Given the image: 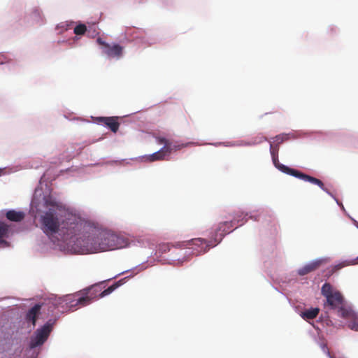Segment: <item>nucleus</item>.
Masks as SVG:
<instances>
[{
    "label": "nucleus",
    "mask_w": 358,
    "mask_h": 358,
    "mask_svg": "<svg viewBox=\"0 0 358 358\" xmlns=\"http://www.w3.org/2000/svg\"><path fill=\"white\" fill-rule=\"evenodd\" d=\"M94 123L106 127L113 133H116L119 129L120 123L118 122V117H95Z\"/></svg>",
    "instance_id": "nucleus-12"
},
{
    "label": "nucleus",
    "mask_w": 358,
    "mask_h": 358,
    "mask_svg": "<svg viewBox=\"0 0 358 358\" xmlns=\"http://www.w3.org/2000/svg\"><path fill=\"white\" fill-rule=\"evenodd\" d=\"M297 136H296V133L292 132V133H282L279 135L275 136L273 139V143H275V145H273L272 143L270 142V154L271 155V159H273V155L271 152H274L276 150L277 156L278 157V152H279V145L283 143L285 141H287L291 138H296ZM279 162V160L278 159Z\"/></svg>",
    "instance_id": "nucleus-14"
},
{
    "label": "nucleus",
    "mask_w": 358,
    "mask_h": 358,
    "mask_svg": "<svg viewBox=\"0 0 358 358\" xmlns=\"http://www.w3.org/2000/svg\"><path fill=\"white\" fill-rule=\"evenodd\" d=\"M327 324H328L329 322H331L328 318L325 320Z\"/></svg>",
    "instance_id": "nucleus-37"
},
{
    "label": "nucleus",
    "mask_w": 358,
    "mask_h": 358,
    "mask_svg": "<svg viewBox=\"0 0 358 358\" xmlns=\"http://www.w3.org/2000/svg\"><path fill=\"white\" fill-rule=\"evenodd\" d=\"M327 261L328 258L327 257H320L313 259L299 268L296 270V273L300 276L306 275L317 270L323 263H325Z\"/></svg>",
    "instance_id": "nucleus-11"
},
{
    "label": "nucleus",
    "mask_w": 358,
    "mask_h": 358,
    "mask_svg": "<svg viewBox=\"0 0 358 358\" xmlns=\"http://www.w3.org/2000/svg\"><path fill=\"white\" fill-rule=\"evenodd\" d=\"M74 113H64V117L66 119L70 120V121H74L77 122H85V120L82 117H76L73 115Z\"/></svg>",
    "instance_id": "nucleus-25"
},
{
    "label": "nucleus",
    "mask_w": 358,
    "mask_h": 358,
    "mask_svg": "<svg viewBox=\"0 0 358 358\" xmlns=\"http://www.w3.org/2000/svg\"><path fill=\"white\" fill-rule=\"evenodd\" d=\"M334 201H336V203H337V205H338V206H340V207H341V206H343V203H341V201H340L337 198H336V199H334Z\"/></svg>",
    "instance_id": "nucleus-32"
},
{
    "label": "nucleus",
    "mask_w": 358,
    "mask_h": 358,
    "mask_svg": "<svg viewBox=\"0 0 358 358\" xmlns=\"http://www.w3.org/2000/svg\"><path fill=\"white\" fill-rule=\"evenodd\" d=\"M73 298V296L69 294L59 298L53 296L48 299L45 305L48 307V314L51 315L52 317L49 319L41 327H38L31 336L29 348L31 350H34V352L29 358H38L41 352L40 348L48 339L53 329V326L60 315L66 312L76 310L72 300Z\"/></svg>",
    "instance_id": "nucleus-4"
},
{
    "label": "nucleus",
    "mask_w": 358,
    "mask_h": 358,
    "mask_svg": "<svg viewBox=\"0 0 358 358\" xmlns=\"http://www.w3.org/2000/svg\"><path fill=\"white\" fill-rule=\"evenodd\" d=\"M96 42L101 46L102 52L108 57L120 59L122 56L123 47L119 44L106 43L100 37L96 39Z\"/></svg>",
    "instance_id": "nucleus-9"
},
{
    "label": "nucleus",
    "mask_w": 358,
    "mask_h": 358,
    "mask_svg": "<svg viewBox=\"0 0 358 358\" xmlns=\"http://www.w3.org/2000/svg\"><path fill=\"white\" fill-rule=\"evenodd\" d=\"M212 145L215 147L223 145L225 147H235V141H228V142H217V143H203V145Z\"/></svg>",
    "instance_id": "nucleus-27"
},
{
    "label": "nucleus",
    "mask_w": 358,
    "mask_h": 358,
    "mask_svg": "<svg viewBox=\"0 0 358 358\" xmlns=\"http://www.w3.org/2000/svg\"><path fill=\"white\" fill-rule=\"evenodd\" d=\"M147 263H148V265H145V263L143 262V263L138 264V266H135V267H134V268H132L131 269H128L127 271H122V272L120 273L119 274L116 275L115 276H114L113 278H115L117 276L120 275L122 274H124V273H128L129 271H135V270L138 269V271L136 273L130 275L132 277L134 275L137 274L139 271L145 269L148 266H151V265L153 264V262L152 261L150 262H149V261H147Z\"/></svg>",
    "instance_id": "nucleus-22"
},
{
    "label": "nucleus",
    "mask_w": 358,
    "mask_h": 358,
    "mask_svg": "<svg viewBox=\"0 0 358 358\" xmlns=\"http://www.w3.org/2000/svg\"><path fill=\"white\" fill-rule=\"evenodd\" d=\"M101 292V285L94 284L82 290L80 293L71 294L76 310L80 306H85L93 301L100 299L99 293Z\"/></svg>",
    "instance_id": "nucleus-8"
},
{
    "label": "nucleus",
    "mask_w": 358,
    "mask_h": 358,
    "mask_svg": "<svg viewBox=\"0 0 358 358\" xmlns=\"http://www.w3.org/2000/svg\"><path fill=\"white\" fill-rule=\"evenodd\" d=\"M203 143H199L198 142H194V141H189L186 143H182L180 141H175L174 143L171 142L170 145H168L166 144V145L168 147L169 150L166 151V153L168 154L169 157L172 153V152H176L178 150H180L184 148L189 147L190 145H202Z\"/></svg>",
    "instance_id": "nucleus-15"
},
{
    "label": "nucleus",
    "mask_w": 358,
    "mask_h": 358,
    "mask_svg": "<svg viewBox=\"0 0 358 358\" xmlns=\"http://www.w3.org/2000/svg\"><path fill=\"white\" fill-rule=\"evenodd\" d=\"M129 246L131 245L139 246L141 248H145L149 245L148 239L143 236H138L133 238L132 239L129 237Z\"/></svg>",
    "instance_id": "nucleus-21"
},
{
    "label": "nucleus",
    "mask_w": 358,
    "mask_h": 358,
    "mask_svg": "<svg viewBox=\"0 0 358 358\" xmlns=\"http://www.w3.org/2000/svg\"><path fill=\"white\" fill-rule=\"evenodd\" d=\"M73 255L92 254L129 246V237L122 234L96 227L84 220Z\"/></svg>",
    "instance_id": "nucleus-2"
},
{
    "label": "nucleus",
    "mask_w": 358,
    "mask_h": 358,
    "mask_svg": "<svg viewBox=\"0 0 358 358\" xmlns=\"http://www.w3.org/2000/svg\"><path fill=\"white\" fill-rule=\"evenodd\" d=\"M10 231V225L0 221V245H8V243L3 240L4 238L8 236V233Z\"/></svg>",
    "instance_id": "nucleus-19"
},
{
    "label": "nucleus",
    "mask_w": 358,
    "mask_h": 358,
    "mask_svg": "<svg viewBox=\"0 0 358 358\" xmlns=\"http://www.w3.org/2000/svg\"><path fill=\"white\" fill-rule=\"evenodd\" d=\"M264 213H268L269 210L263 208L249 213L241 210H235L233 213L231 220L221 222L217 225L211 228L208 234V239L197 238L196 240L192 241L193 251L196 250V253H199L204 250L203 248H208L210 250L215 247L227 234L232 232L238 227L243 225L248 219L259 221Z\"/></svg>",
    "instance_id": "nucleus-3"
},
{
    "label": "nucleus",
    "mask_w": 358,
    "mask_h": 358,
    "mask_svg": "<svg viewBox=\"0 0 358 358\" xmlns=\"http://www.w3.org/2000/svg\"><path fill=\"white\" fill-rule=\"evenodd\" d=\"M324 192H326L327 194H328V192H329L330 191L327 188V187H324V189H322Z\"/></svg>",
    "instance_id": "nucleus-36"
},
{
    "label": "nucleus",
    "mask_w": 358,
    "mask_h": 358,
    "mask_svg": "<svg viewBox=\"0 0 358 358\" xmlns=\"http://www.w3.org/2000/svg\"><path fill=\"white\" fill-rule=\"evenodd\" d=\"M131 277V275H128L123 278L120 279L117 281H115L111 285L108 286L106 289L101 291L99 293V297L103 298V297H105V296L109 295L113 292H114L116 289H117L119 287L124 285L126 282L127 280L130 278Z\"/></svg>",
    "instance_id": "nucleus-16"
},
{
    "label": "nucleus",
    "mask_w": 358,
    "mask_h": 358,
    "mask_svg": "<svg viewBox=\"0 0 358 358\" xmlns=\"http://www.w3.org/2000/svg\"><path fill=\"white\" fill-rule=\"evenodd\" d=\"M29 351H28V353H30V354L26 358H29L31 357V355H32V352H34V350H31L29 347Z\"/></svg>",
    "instance_id": "nucleus-34"
},
{
    "label": "nucleus",
    "mask_w": 358,
    "mask_h": 358,
    "mask_svg": "<svg viewBox=\"0 0 358 358\" xmlns=\"http://www.w3.org/2000/svg\"><path fill=\"white\" fill-rule=\"evenodd\" d=\"M87 27L84 24H80L74 28V34L76 35H83L85 33Z\"/></svg>",
    "instance_id": "nucleus-26"
},
{
    "label": "nucleus",
    "mask_w": 358,
    "mask_h": 358,
    "mask_svg": "<svg viewBox=\"0 0 358 358\" xmlns=\"http://www.w3.org/2000/svg\"><path fill=\"white\" fill-rule=\"evenodd\" d=\"M340 208H341V209L343 210V213H345L348 217V215H350L346 212V210H345V207H344V206H343V205L342 206H341Z\"/></svg>",
    "instance_id": "nucleus-33"
},
{
    "label": "nucleus",
    "mask_w": 358,
    "mask_h": 358,
    "mask_svg": "<svg viewBox=\"0 0 358 358\" xmlns=\"http://www.w3.org/2000/svg\"><path fill=\"white\" fill-rule=\"evenodd\" d=\"M339 317L347 320V325L349 329L358 331V313L351 308H341L339 310Z\"/></svg>",
    "instance_id": "nucleus-10"
},
{
    "label": "nucleus",
    "mask_w": 358,
    "mask_h": 358,
    "mask_svg": "<svg viewBox=\"0 0 358 358\" xmlns=\"http://www.w3.org/2000/svg\"><path fill=\"white\" fill-rule=\"evenodd\" d=\"M196 239L193 238L187 241L177 243L175 245H171L169 243H159L157 245L155 252L157 261L162 264L178 266L187 261L189 255L199 256L209 250L208 248H203L204 250L199 253H196V250L193 251L192 241Z\"/></svg>",
    "instance_id": "nucleus-5"
},
{
    "label": "nucleus",
    "mask_w": 358,
    "mask_h": 358,
    "mask_svg": "<svg viewBox=\"0 0 358 358\" xmlns=\"http://www.w3.org/2000/svg\"><path fill=\"white\" fill-rule=\"evenodd\" d=\"M249 143V141H245V140H239L235 141V147H241V146H248L250 147V145H248Z\"/></svg>",
    "instance_id": "nucleus-30"
},
{
    "label": "nucleus",
    "mask_w": 358,
    "mask_h": 358,
    "mask_svg": "<svg viewBox=\"0 0 358 358\" xmlns=\"http://www.w3.org/2000/svg\"><path fill=\"white\" fill-rule=\"evenodd\" d=\"M169 150L168 147L164 145L158 151L150 155H145L136 157L140 162H155L158 160H164L169 157L166 151Z\"/></svg>",
    "instance_id": "nucleus-13"
},
{
    "label": "nucleus",
    "mask_w": 358,
    "mask_h": 358,
    "mask_svg": "<svg viewBox=\"0 0 358 358\" xmlns=\"http://www.w3.org/2000/svg\"><path fill=\"white\" fill-rule=\"evenodd\" d=\"M45 182V173L35 188L30 203V213L34 217L40 216V224L44 234L65 255H73L78 237L84 227V220L70 210L51 194Z\"/></svg>",
    "instance_id": "nucleus-1"
},
{
    "label": "nucleus",
    "mask_w": 358,
    "mask_h": 358,
    "mask_svg": "<svg viewBox=\"0 0 358 358\" xmlns=\"http://www.w3.org/2000/svg\"><path fill=\"white\" fill-rule=\"evenodd\" d=\"M322 294L326 298V302L324 305L330 310H336L339 316V310L346 308L344 306V298L342 294L337 290H334L332 286L329 282H325L321 288Z\"/></svg>",
    "instance_id": "nucleus-7"
},
{
    "label": "nucleus",
    "mask_w": 358,
    "mask_h": 358,
    "mask_svg": "<svg viewBox=\"0 0 358 358\" xmlns=\"http://www.w3.org/2000/svg\"><path fill=\"white\" fill-rule=\"evenodd\" d=\"M358 264V256L355 258V259H352L351 260H345L341 263H338L337 264L335 265L334 268L336 270H339L346 266H348V265H355V264Z\"/></svg>",
    "instance_id": "nucleus-24"
},
{
    "label": "nucleus",
    "mask_w": 358,
    "mask_h": 358,
    "mask_svg": "<svg viewBox=\"0 0 358 358\" xmlns=\"http://www.w3.org/2000/svg\"><path fill=\"white\" fill-rule=\"evenodd\" d=\"M6 217L10 221L17 222L24 220L25 213L23 211L11 209L6 212Z\"/></svg>",
    "instance_id": "nucleus-18"
},
{
    "label": "nucleus",
    "mask_w": 358,
    "mask_h": 358,
    "mask_svg": "<svg viewBox=\"0 0 358 358\" xmlns=\"http://www.w3.org/2000/svg\"><path fill=\"white\" fill-rule=\"evenodd\" d=\"M41 308V305L40 303H36L32 306L26 314V320L35 325L36 318L40 313Z\"/></svg>",
    "instance_id": "nucleus-17"
},
{
    "label": "nucleus",
    "mask_w": 358,
    "mask_h": 358,
    "mask_svg": "<svg viewBox=\"0 0 358 358\" xmlns=\"http://www.w3.org/2000/svg\"><path fill=\"white\" fill-rule=\"evenodd\" d=\"M328 194V195H329L331 198H333V199H334V200L336 198V197L333 194V193H332V192H328V194Z\"/></svg>",
    "instance_id": "nucleus-35"
},
{
    "label": "nucleus",
    "mask_w": 358,
    "mask_h": 358,
    "mask_svg": "<svg viewBox=\"0 0 358 358\" xmlns=\"http://www.w3.org/2000/svg\"><path fill=\"white\" fill-rule=\"evenodd\" d=\"M319 313V308H310L301 312L300 315L303 319L308 320L315 318L318 315Z\"/></svg>",
    "instance_id": "nucleus-20"
},
{
    "label": "nucleus",
    "mask_w": 358,
    "mask_h": 358,
    "mask_svg": "<svg viewBox=\"0 0 358 358\" xmlns=\"http://www.w3.org/2000/svg\"><path fill=\"white\" fill-rule=\"evenodd\" d=\"M271 152L273 155V164L278 171L287 175L298 178L299 180L317 185L321 189H324V187L325 186L322 180L311 176H309L308 174H306L296 169L291 168L287 165L280 163L278 161L276 150Z\"/></svg>",
    "instance_id": "nucleus-6"
},
{
    "label": "nucleus",
    "mask_w": 358,
    "mask_h": 358,
    "mask_svg": "<svg viewBox=\"0 0 358 358\" xmlns=\"http://www.w3.org/2000/svg\"><path fill=\"white\" fill-rule=\"evenodd\" d=\"M348 217L352 220L353 224L358 229V222L350 215H348Z\"/></svg>",
    "instance_id": "nucleus-31"
},
{
    "label": "nucleus",
    "mask_w": 358,
    "mask_h": 358,
    "mask_svg": "<svg viewBox=\"0 0 358 358\" xmlns=\"http://www.w3.org/2000/svg\"><path fill=\"white\" fill-rule=\"evenodd\" d=\"M320 347L321 350H322V352L325 355H327L329 358H335L334 356H332L331 355L327 343H325L324 342H321V343H320Z\"/></svg>",
    "instance_id": "nucleus-28"
},
{
    "label": "nucleus",
    "mask_w": 358,
    "mask_h": 358,
    "mask_svg": "<svg viewBox=\"0 0 358 358\" xmlns=\"http://www.w3.org/2000/svg\"><path fill=\"white\" fill-rule=\"evenodd\" d=\"M267 141L268 138L266 136H264L261 134H259L258 135L252 137L250 140H248V141H249V143H248V145H250V146H255L262 143L264 141Z\"/></svg>",
    "instance_id": "nucleus-23"
},
{
    "label": "nucleus",
    "mask_w": 358,
    "mask_h": 358,
    "mask_svg": "<svg viewBox=\"0 0 358 358\" xmlns=\"http://www.w3.org/2000/svg\"><path fill=\"white\" fill-rule=\"evenodd\" d=\"M155 138L156 139V141L159 144H164V145L166 144L168 145H170L171 142L164 136H155Z\"/></svg>",
    "instance_id": "nucleus-29"
}]
</instances>
